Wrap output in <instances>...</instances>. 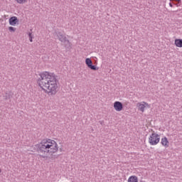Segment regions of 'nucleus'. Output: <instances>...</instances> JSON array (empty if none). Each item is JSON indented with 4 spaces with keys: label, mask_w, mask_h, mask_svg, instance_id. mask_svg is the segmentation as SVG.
Returning a JSON list of instances; mask_svg holds the SVG:
<instances>
[{
    "label": "nucleus",
    "mask_w": 182,
    "mask_h": 182,
    "mask_svg": "<svg viewBox=\"0 0 182 182\" xmlns=\"http://www.w3.org/2000/svg\"><path fill=\"white\" fill-rule=\"evenodd\" d=\"M37 83L41 90L48 96H55L58 93V80L55 73L48 71L41 73Z\"/></svg>",
    "instance_id": "nucleus-1"
},
{
    "label": "nucleus",
    "mask_w": 182,
    "mask_h": 182,
    "mask_svg": "<svg viewBox=\"0 0 182 182\" xmlns=\"http://www.w3.org/2000/svg\"><path fill=\"white\" fill-rule=\"evenodd\" d=\"M39 156L41 159H48L59 151V145L53 139H44L38 145Z\"/></svg>",
    "instance_id": "nucleus-2"
},
{
    "label": "nucleus",
    "mask_w": 182,
    "mask_h": 182,
    "mask_svg": "<svg viewBox=\"0 0 182 182\" xmlns=\"http://www.w3.org/2000/svg\"><path fill=\"white\" fill-rule=\"evenodd\" d=\"M57 38L60 42L64 43V48L65 50H70V49H72V43L70 41H69V39H68L66 36H65L61 32H59L57 33Z\"/></svg>",
    "instance_id": "nucleus-3"
},
{
    "label": "nucleus",
    "mask_w": 182,
    "mask_h": 182,
    "mask_svg": "<svg viewBox=\"0 0 182 182\" xmlns=\"http://www.w3.org/2000/svg\"><path fill=\"white\" fill-rule=\"evenodd\" d=\"M151 132V134H149L148 142L151 146H157L160 143V135L153 130Z\"/></svg>",
    "instance_id": "nucleus-4"
},
{
    "label": "nucleus",
    "mask_w": 182,
    "mask_h": 182,
    "mask_svg": "<svg viewBox=\"0 0 182 182\" xmlns=\"http://www.w3.org/2000/svg\"><path fill=\"white\" fill-rule=\"evenodd\" d=\"M136 107L139 112L144 113V110H146V107H150V105L146 102H141L136 103Z\"/></svg>",
    "instance_id": "nucleus-5"
},
{
    "label": "nucleus",
    "mask_w": 182,
    "mask_h": 182,
    "mask_svg": "<svg viewBox=\"0 0 182 182\" xmlns=\"http://www.w3.org/2000/svg\"><path fill=\"white\" fill-rule=\"evenodd\" d=\"M85 65L89 68V69H91V70H97V67H96V65H93V62H92L90 58L85 59Z\"/></svg>",
    "instance_id": "nucleus-6"
},
{
    "label": "nucleus",
    "mask_w": 182,
    "mask_h": 182,
    "mask_svg": "<svg viewBox=\"0 0 182 182\" xmlns=\"http://www.w3.org/2000/svg\"><path fill=\"white\" fill-rule=\"evenodd\" d=\"M9 23L11 26H16L19 25V19L16 16H12L9 19Z\"/></svg>",
    "instance_id": "nucleus-7"
},
{
    "label": "nucleus",
    "mask_w": 182,
    "mask_h": 182,
    "mask_svg": "<svg viewBox=\"0 0 182 182\" xmlns=\"http://www.w3.org/2000/svg\"><path fill=\"white\" fill-rule=\"evenodd\" d=\"M114 109L115 112H122V110H123V103H122L120 101L114 102Z\"/></svg>",
    "instance_id": "nucleus-8"
},
{
    "label": "nucleus",
    "mask_w": 182,
    "mask_h": 182,
    "mask_svg": "<svg viewBox=\"0 0 182 182\" xmlns=\"http://www.w3.org/2000/svg\"><path fill=\"white\" fill-rule=\"evenodd\" d=\"M161 144L164 147H166V149H167V147H168L170 146V142L168 141V139H167V137L164 136V137L161 138Z\"/></svg>",
    "instance_id": "nucleus-9"
},
{
    "label": "nucleus",
    "mask_w": 182,
    "mask_h": 182,
    "mask_svg": "<svg viewBox=\"0 0 182 182\" xmlns=\"http://www.w3.org/2000/svg\"><path fill=\"white\" fill-rule=\"evenodd\" d=\"M174 45L176 48H182V39L176 38L174 41Z\"/></svg>",
    "instance_id": "nucleus-10"
},
{
    "label": "nucleus",
    "mask_w": 182,
    "mask_h": 182,
    "mask_svg": "<svg viewBox=\"0 0 182 182\" xmlns=\"http://www.w3.org/2000/svg\"><path fill=\"white\" fill-rule=\"evenodd\" d=\"M128 182H139V178L136 176H131L128 178Z\"/></svg>",
    "instance_id": "nucleus-11"
},
{
    "label": "nucleus",
    "mask_w": 182,
    "mask_h": 182,
    "mask_svg": "<svg viewBox=\"0 0 182 182\" xmlns=\"http://www.w3.org/2000/svg\"><path fill=\"white\" fill-rule=\"evenodd\" d=\"M16 4H19V5H23L28 2V0H14Z\"/></svg>",
    "instance_id": "nucleus-12"
},
{
    "label": "nucleus",
    "mask_w": 182,
    "mask_h": 182,
    "mask_svg": "<svg viewBox=\"0 0 182 182\" xmlns=\"http://www.w3.org/2000/svg\"><path fill=\"white\" fill-rule=\"evenodd\" d=\"M9 32H16V28L14 26H9Z\"/></svg>",
    "instance_id": "nucleus-13"
},
{
    "label": "nucleus",
    "mask_w": 182,
    "mask_h": 182,
    "mask_svg": "<svg viewBox=\"0 0 182 182\" xmlns=\"http://www.w3.org/2000/svg\"><path fill=\"white\" fill-rule=\"evenodd\" d=\"M28 38L30 42H33V34H32V33H28Z\"/></svg>",
    "instance_id": "nucleus-14"
},
{
    "label": "nucleus",
    "mask_w": 182,
    "mask_h": 182,
    "mask_svg": "<svg viewBox=\"0 0 182 182\" xmlns=\"http://www.w3.org/2000/svg\"><path fill=\"white\" fill-rule=\"evenodd\" d=\"M170 1H176V2H178V3L181 2V0H170Z\"/></svg>",
    "instance_id": "nucleus-15"
},
{
    "label": "nucleus",
    "mask_w": 182,
    "mask_h": 182,
    "mask_svg": "<svg viewBox=\"0 0 182 182\" xmlns=\"http://www.w3.org/2000/svg\"><path fill=\"white\" fill-rule=\"evenodd\" d=\"M169 6H170L171 8H173V4H172L171 3H169Z\"/></svg>",
    "instance_id": "nucleus-16"
},
{
    "label": "nucleus",
    "mask_w": 182,
    "mask_h": 182,
    "mask_svg": "<svg viewBox=\"0 0 182 182\" xmlns=\"http://www.w3.org/2000/svg\"><path fill=\"white\" fill-rule=\"evenodd\" d=\"M1 171H2L1 170V168H0V174H1Z\"/></svg>",
    "instance_id": "nucleus-17"
}]
</instances>
